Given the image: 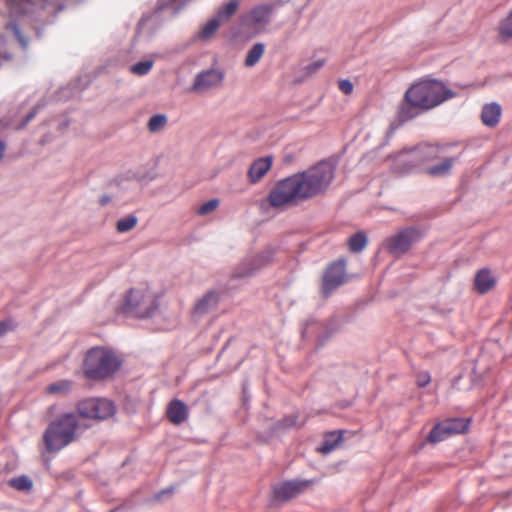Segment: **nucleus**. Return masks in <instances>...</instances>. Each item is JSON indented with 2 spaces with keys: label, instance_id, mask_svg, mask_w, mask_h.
<instances>
[{
  "label": "nucleus",
  "instance_id": "obj_37",
  "mask_svg": "<svg viewBox=\"0 0 512 512\" xmlns=\"http://www.w3.org/2000/svg\"><path fill=\"white\" fill-rule=\"evenodd\" d=\"M15 328L14 323L11 320L0 322V337L6 334L8 331H12Z\"/></svg>",
  "mask_w": 512,
  "mask_h": 512
},
{
  "label": "nucleus",
  "instance_id": "obj_19",
  "mask_svg": "<svg viewBox=\"0 0 512 512\" xmlns=\"http://www.w3.org/2000/svg\"><path fill=\"white\" fill-rule=\"evenodd\" d=\"M421 112L423 111L420 110V106H415L413 102L407 101L404 97L403 101L398 106L397 119L401 123H404L415 118Z\"/></svg>",
  "mask_w": 512,
  "mask_h": 512
},
{
  "label": "nucleus",
  "instance_id": "obj_26",
  "mask_svg": "<svg viewBox=\"0 0 512 512\" xmlns=\"http://www.w3.org/2000/svg\"><path fill=\"white\" fill-rule=\"evenodd\" d=\"M73 382L70 380H59L46 387V392L52 395H65L72 389Z\"/></svg>",
  "mask_w": 512,
  "mask_h": 512
},
{
  "label": "nucleus",
  "instance_id": "obj_27",
  "mask_svg": "<svg viewBox=\"0 0 512 512\" xmlns=\"http://www.w3.org/2000/svg\"><path fill=\"white\" fill-rule=\"evenodd\" d=\"M498 34L503 40L512 38V9L511 12L499 23Z\"/></svg>",
  "mask_w": 512,
  "mask_h": 512
},
{
  "label": "nucleus",
  "instance_id": "obj_11",
  "mask_svg": "<svg viewBox=\"0 0 512 512\" xmlns=\"http://www.w3.org/2000/svg\"><path fill=\"white\" fill-rule=\"evenodd\" d=\"M313 484L312 480H293L283 482L274 488L276 500L286 502L301 494Z\"/></svg>",
  "mask_w": 512,
  "mask_h": 512
},
{
  "label": "nucleus",
  "instance_id": "obj_12",
  "mask_svg": "<svg viewBox=\"0 0 512 512\" xmlns=\"http://www.w3.org/2000/svg\"><path fill=\"white\" fill-rule=\"evenodd\" d=\"M222 81V74L216 70H207L198 74L191 87V91L203 92L219 85Z\"/></svg>",
  "mask_w": 512,
  "mask_h": 512
},
{
  "label": "nucleus",
  "instance_id": "obj_6",
  "mask_svg": "<svg viewBox=\"0 0 512 512\" xmlns=\"http://www.w3.org/2000/svg\"><path fill=\"white\" fill-rule=\"evenodd\" d=\"M296 180L293 174L275 184L268 197L272 207L285 209L305 201Z\"/></svg>",
  "mask_w": 512,
  "mask_h": 512
},
{
  "label": "nucleus",
  "instance_id": "obj_40",
  "mask_svg": "<svg viewBox=\"0 0 512 512\" xmlns=\"http://www.w3.org/2000/svg\"><path fill=\"white\" fill-rule=\"evenodd\" d=\"M36 113H37V107L33 108L28 113V115L26 116L24 122L20 126H17L16 129H21V128L25 127L35 117Z\"/></svg>",
  "mask_w": 512,
  "mask_h": 512
},
{
  "label": "nucleus",
  "instance_id": "obj_3",
  "mask_svg": "<svg viewBox=\"0 0 512 512\" xmlns=\"http://www.w3.org/2000/svg\"><path fill=\"white\" fill-rule=\"evenodd\" d=\"M81 425L78 414L74 412L63 413L50 422L44 432V443L48 452H57L78 439Z\"/></svg>",
  "mask_w": 512,
  "mask_h": 512
},
{
  "label": "nucleus",
  "instance_id": "obj_16",
  "mask_svg": "<svg viewBox=\"0 0 512 512\" xmlns=\"http://www.w3.org/2000/svg\"><path fill=\"white\" fill-rule=\"evenodd\" d=\"M220 295L215 291H209L203 298H201L194 306V313L203 315L212 311L218 305Z\"/></svg>",
  "mask_w": 512,
  "mask_h": 512
},
{
  "label": "nucleus",
  "instance_id": "obj_33",
  "mask_svg": "<svg viewBox=\"0 0 512 512\" xmlns=\"http://www.w3.org/2000/svg\"><path fill=\"white\" fill-rule=\"evenodd\" d=\"M11 487L19 491H26L32 488V481L26 476L12 478L9 481Z\"/></svg>",
  "mask_w": 512,
  "mask_h": 512
},
{
  "label": "nucleus",
  "instance_id": "obj_2",
  "mask_svg": "<svg viewBox=\"0 0 512 512\" xmlns=\"http://www.w3.org/2000/svg\"><path fill=\"white\" fill-rule=\"evenodd\" d=\"M305 201L324 194L330 187L335 166L329 161H320L308 169L294 174Z\"/></svg>",
  "mask_w": 512,
  "mask_h": 512
},
{
  "label": "nucleus",
  "instance_id": "obj_22",
  "mask_svg": "<svg viewBox=\"0 0 512 512\" xmlns=\"http://www.w3.org/2000/svg\"><path fill=\"white\" fill-rule=\"evenodd\" d=\"M446 434L449 436L454 434L464 433L468 430L469 420L466 419H452L443 422Z\"/></svg>",
  "mask_w": 512,
  "mask_h": 512
},
{
  "label": "nucleus",
  "instance_id": "obj_31",
  "mask_svg": "<svg viewBox=\"0 0 512 512\" xmlns=\"http://www.w3.org/2000/svg\"><path fill=\"white\" fill-rule=\"evenodd\" d=\"M5 29L15 36L20 45L25 49L28 45V39L25 38L19 28V24L14 21L7 22Z\"/></svg>",
  "mask_w": 512,
  "mask_h": 512
},
{
  "label": "nucleus",
  "instance_id": "obj_7",
  "mask_svg": "<svg viewBox=\"0 0 512 512\" xmlns=\"http://www.w3.org/2000/svg\"><path fill=\"white\" fill-rule=\"evenodd\" d=\"M77 414L83 418L104 420L115 413L112 401L104 398H88L78 402Z\"/></svg>",
  "mask_w": 512,
  "mask_h": 512
},
{
  "label": "nucleus",
  "instance_id": "obj_43",
  "mask_svg": "<svg viewBox=\"0 0 512 512\" xmlns=\"http://www.w3.org/2000/svg\"><path fill=\"white\" fill-rule=\"evenodd\" d=\"M109 197L108 196H103L101 199H100V204L101 205H105L109 202Z\"/></svg>",
  "mask_w": 512,
  "mask_h": 512
},
{
  "label": "nucleus",
  "instance_id": "obj_41",
  "mask_svg": "<svg viewBox=\"0 0 512 512\" xmlns=\"http://www.w3.org/2000/svg\"><path fill=\"white\" fill-rule=\"evenodd\" d=\"M237 9V1H230L228 4H226V16H229L233 14Z\"/></svg>",
  "mask_w": 512,
  "mask_h": 512
},
{
  "label": "nucleus",
  "instance_id": "obj_4",
  "mask_svg": "<svg viewBox=\"0 0 512 512\" xmlns=\"http://www.w3.org/2000/svg\"><path fill=\"white\" fill-rule=\"evenodd\" d=\"M121 362L118 357L105 348L90 349L83 361V373L90 380H103L113 375Z\"/></svg>",
  "mask_w": 512,
  "mask_h": 512
},
{
  "label": "nucleus",
  "instance_id": "obj_30",
  "mask_svg": "<svg viewBox=\"0 0 512 512\" xmlns=\"http://www.w3.org/2000/svg\"><path fill=\"white\" fill-rule=\"evenodd\" d=\"M138 223V218L134 215H129L121 218L116 223V229L119 233H126L132 230Z\"/></svg>",
  "mask_w": 512,
  "mask_h": 512
},
{
  "label": "nucleus",
  "instance_id": "obj_25",
  "mask_svg": "<svg viewBox=\"0 0 512 512\" xmlns=\"http://www.w3.org/2000/svg\"><path fill=\"white\" fill-rule=\"evenodd\" d=\"M265 51L263 43H256L247 53L245 58V66L253 67L261 59Z\"/></svg>",
  "mask_w": 512,
  "mask_h": 512
},
{
  "label": "nucleus",
  "instance_id": "obj_5",
  "mask_svg": "<svg viewBox=\"0 0 512 512\" xmlns=\"http://www.w3.org/2000/svg\"><path fill=\"white\" fill-rule=\"evenodd\" d=\"M157 308L156 293L147 284H140L127 292L121 310L128 316L146 318L150 317Z\"/></svg>",
  "mask_w": 512,
  "mask_h": 512
},
{
  "label": "nucleus",
  "instance_id": "obj_13",
  "mask_svg": "<svg viewBox=\"0 0 512 512\" xmlns=\"http://www.w3.org/2000/svg\"><path fill=\"white\" fill-rule=\"evenodd\" d=\"M189 411L186 404L179 400L173 399L166 408V417L173 425H180L188 419Z\"/></svg>",
  "mask_w": 512,
  "mask_h": 512
},
{
  "label": "nucleus",
  "instance_id": "obj_15",
  "mask_svg": "<svg viewBox=\"0 0 512 512\" xmlns=\"http://www.w3.org/2000/svg\"><path fill=\"white\" fill-rule=\"evenodd\" d=\"M273 159L271 156H266L255 160L248 171L250 182L256 183L260 181L266 173L271 169Z\"/></svg>",
  "mask_w": 512,
  "mask_h": 512
},
{
  "label": "nucleus",
  "instance_id": "obj_42",
  "mask_svg": "<svg viewBox=\"0 0 512 512\" xmlns=\"http://www.w3.org/2000/svg\"><path fill=\"white\" fill-rule=\"evenodd\" d=\"M6 150V144L3 141H0V160L3 158Z\"/></svg>",
  "mask_w": 512,
  "mask_h": 512
},
{
  "label": "nucleus",
  "instance_id": "obj_24",
  "mask_svg": "<svg viewBox=\"0 0 512 512\" xmlns=\"http://www.w3.org/2000/svg\"><path fill=\"white\" fill-rule=\"evenodd\" d=\"M367 245V236L359 231L353 234L348 240L349 250L353 253L361 252Z\"/></svg>",
  "mask_w": 512,
  "mask_h": 512
},
{
  "label": "nucleus",
  "instance_id": "obj_1",
  "mask_svg": "<svg viewBox=\"0 0 512 512\" xmlns=\"http://www.w3.org/2000/svg\"><path fill=\"white\" fill-rule=\"evenodd\" d=\"M454 96L455 93L443 82L434 79H421L405 92V99L420 106L422 111H429Z\"/></svg>",
  "mask_w": 512,
  "mask_h": 512
},
{
  "label": "nucleus",
  "instance_id": "obj_32",
  "mask_svg": "<svg viewBox=\"0 0 512 512\" xmlns=\"http://www.w3.org/2000/svg\"><path fill=\"white\" fill-rule=\"evenodd\" d=\"M447 437H449V435L446 434L443 423H440L433 427L428 436V440L432 443H437L445 440Z\"/></svg>",
  "mask_w": 512,
  "mask_h": 512
},
{
  "label": "nucleus",
  "instance_id": "obj_23",
  "mask_svg": "<svg viewBox=\"0 0 512 512\" xmlns=\"http://www.w3.org/2000/svg\"><path fill=\"white\" fill-rule=\"evenodd\" d=\"M342 441V433L338 431L329 432L325 435L324 442L319 451L327 454L333 451Z\"/></svg>",
  "mask_w": 512,
  "mask_h": 512
},
{
  "label": "nucleus",
  "instance_id": "obj_36",
  "mask_svg": "<svg viewBox=\"0 0 512 512\" xmlns=\"http://www.w3.org/2000/svg\"><path fill=\"white\" fill-rule=\"evenodd\" d=\"M338 88L341 92H343L345 95H350L353 92L354 85L353 83L348 79H341L338 82Z\"/></svg>",
  "mask_w": 512,
  "mask_h": 512
},
{
  "label": "nucleus",
  "instance_id": "obj_38",
  "mask_svg": "<svg viewBox=\"0 0 512 512\" xmlns=\"http://www.w3.org/2000/svg\"><path fill=\"white\" fill-rule=\"evenodd\" d=\"M430 375L428 372H422L417 375V385L419 387H424L430 383Z\"/></svg>",
  "mask_w": 512,
  "mask_h": 512
},
{
  "label": "nucleus",
  "instance_id": "obj_10",
  "mask_svg": "<svg viewBox=\"0 0 512 512\" xmlns=\"http://www.w3.org/2000/svg\"><path fill=\"white\" fill-rule=\"evenodd\" d=\"M345 266V261L339 260L327 268L322 280V290L325 295H329L344 283Z\"/></svg>",
  "mask_w": 512,
  "mask_h": 512
},
{
  "label": "nucleus",
  "instance_id": "obj_18",
  "mask_svg": "<svg viewBox=\"0 0 512 512\" xmlns=\"http://www.w3.org/2000/svg\"><path fill=\"white\" fill-rule=\"evenodd\" d=\"M501 107L497 103L486 104L482 109L481 119L486 126L494 127L499 123Z\"/></svg>",
  "mask_w": 512,
  "mask_h": 512
},
{
  "label": "nucleus",
  "instance_id": "obj_17",
  "mask_svg": "<svg viewBox=\"0 0 512 512\" xmlns=\"http://www.w3.org/2000/svg\"><path fill=\"white\" fill-rule=\"evenodd\" d=\"M495 282V278L488 269H481L475 276L474 285L479 293L484 294L494 287Z\"/></svg>",
  "mask_w": 512,
  "mask_h": 512
},
{
  "label": "nucleus",
  "instance_id": "obj_20",
  "mask_svg": "<svg viewBox=\"0 0 512 512\" xmlns=\"http://www.w3.org/2000/svg\"><path fill=\"white\" fill-rule=\"evenodd\" d=\"M221 12H219V15L216 18H213L209 20L201 29L200 31L195 35L196 40L201 41H208L210 40L221 24Z\"/></svg>",
  "mask_w": 512,
  "mask_h": 512
},
{
  "label": "nucleus",
  "instance_id": "obj_39",
  "mask_svg": "<svg viewBox=\"0 0 512 512\" xmlns=\"http://www.w3.org/2000/svg\"><path fill=\"white\" fill-rule=\"evenodd\" d=\"M324 64H325V60H323V59L316 60L313 63L309 64L306 67V70H307L308 73H314L317 70H319L321 67H323Z\"/></svg>",
  "mask_w": 512,
  "mask_h": 512
},
{
  "label": "nucleus",
  "instance_id": "obj_29",
  "mask_svg": "<svg viewBox=\"0 0 512 512\" xmlns=\"http://www.w3.org/2000/svg\"><path fill=\"white\" fill-rule=\"evenodd\" d=\"M454 163L453 158L444 159L439 165H434L427 170V173L433 176H442L447 174Z\"/></svg>",
  "mask_w": 512,
  "mask_h": 512
},
{
  "label": "nucleus",
  "instance_id": "obj_28",
  "mask_svg": "<svg viewBox=\"0 0 512 512\" xmlns=\"http://www.w3.org/2000/svg\"><path fill=\"white\" fill-rule=\"evenodd\" d=\"M168 122L167 116L164 114L153 115L147 124L148 130L151 133H156L164 129Z\"/></svg>",
  "mask_w": 512,
  "mask_h": 512
},
{
  "label": "nucleus",
  "instance_id": "obj_21",
  "mask_svg": "<svg viewBox=\"0 0 512 512\" xmlns=\"http://www.w3.org/2000/svg\"><path fill=\"white\" fill-rule=\"evenodd\" d=\"M272 7L270 5H260L250 12L249 19L255 24H264L269 21Z\"/></svg>",
  "mask_w": 512,
  "mask_h": 512
},
{
  "label": "nucleus",
  "instance_id": "obj_9",
  "mask_svg": "<svg viewBox=\"0 0 512 512\" xmlns=\"http://www.w3.org/2000/svg\"><path fill=\"white\" fill-rule=\"evenodd\" d=\"M438 149L432 145L414 149L410 153L402 154L399 157V164H403V168H399V174L409 173L421 162L431 161L437 156Z\"/></svg>",
  "mask_w": 512,
  "mask_h": 512
},
{
  "label": "nucleus",
  "instance_id": "obj_14",
  "mask_svg": "<svg viewBox=\"0 0 512 512\" xmlns=\"http://www.w3.org/2000/svg\"><path fill=\"white\" fill-rule=\"evenodd\" d=\"M272 259L270 251L259 253L251 258L246 259L243 263V271L239 276H250L262 267L266 266Z\"/></svg>",
  "mask_w": 512,
  "mask_h": 512
},
{
  "label": "nucleus",
  "instance_id": "obj_8",
  "mask_svg": "<svg viewBox=\"0 0 512 512\" xmlns=\"http://www.w3.org/2000/svg\"><path fill=\"white\" fill-rule=\"evenodd\" d=\"M422 234L415 228H406L386 239V249L393 255L406 253L413 243L419 241Z\"/></svg>",
  "mask_w": 512,
  "mask_h": 512
},
{
  "label": "nucleus",
  "instance_id": "obj_35",
  "mask_svg": "<svg viewBox=\"0 0 512 512\" xmlns=\"http://www.w3.org/2000/svg\"><path fill=\"white\" fill-rule=\"evenodd\" d=\"M220 201L218 199H212L201 205L198 209L199 215H207L217 209Z\"/></svg>",
  "mask_w": 512,
  "mask_h": 512
},
{
  "label": "nucleus",
  "instance_id": "obj_34",
  "mask_svg": "<svg viewBox=\"0 0 512 512\" xmlns=\"http://www.w3.org/2000/svg\"><path fill=\"white\" fill-rule=\"evenodd\" d=\"M153 67V61H141L131 66L130 71L135 75H146Z\"/></svg>",
  "mask_w": 512,
  "mask_h": 512
}]
</instances>
